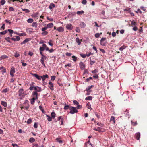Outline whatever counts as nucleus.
<instances>
[{
  "label": "nucleus",
  "mask_w": 147,
  "mask_h": 147,
  "mask_svg": "<svg viewBox=\"0 0 147 147\" xmlns=\"http://www.w3.org/2000/svg\"><path fill=\"white\" fill-rule=\"evenodd\" d=\"M38 93L36 92H33L32 96L33 98L30 100L31 104H34L35 102V100L38 99Z\"/></svg>",
  "instance_id": "obj_1"
},
{
  "label": "nucleus",
  "mask_w": 147,
  "mask_h": 147,
  "mask_svg": "<svg viewBox=\"0 0 147 147\" xmlns=\"http://www.w3.org/2000/svg\"><path fill=\"white\" fill-rule=\"evenodd\" d=\"M70 110L69 113L72 114L77 113L78 111L76 108L74 107H71L70 108Z\"/></svg>",
  "instance_id": "obj_2"
},
{
  "label": "nucleus",
  "mask_w": 147,
  "mask_h": 147,
  "mask_svg": "<svg viewBox=\"0 0 147 147\" xmlns=\"http://www.w3.org/2000/svg\"><path fill=\"white\" fill-rule=\"evenodd\" d=\"M28 101L27 100H26L24 102V103L23 104L24 105V108L25 109L27 110L29 108L30 106L28 103Z\"/></svg>",
  "instance_id": "obj_3"
},
{
  "label": "nucleus",
  "mask_w": 147,
  "mask_h": 147,
  "mask_svg": "<svg viewBox=\"0 0 147 147\" xmlns=\"http://www.w3.org/2000/svg\"><path fill=\"white\" fill-rule=\"evenodd\" d=\"M15 72V68L14 67H12L11 69L10 74L12 76V77H13L14 76V74Z\"/></svg>",
  "instance_id": "obj_4"
},
{
  "label": "nucleus",
  "mask_w": 147,
  "mask_h": 147,
  "mask_svg": "<svg viewBox=\"0 0 147 147\" xmlns=\"http://www.w3.org/2000/svg\"><path fill=\"white\" fill-rule=\"evenodd\" d=\"M80 68L82 70L85 69V65L82 62H80L79 64Z\"/></svg>",
  "instance_id": "obj_5"
},
{
  "label": "nucleus",
  "mask_w": 147,
  "mask_h": 147,
  "mask_svg": "<svg viewBox=\"0 0 147 147\" xmlns=\"http://www.w3.org/2000/svg\"><path fill=\"white\" fill-rule=\"evenodd\" d=\"M106 40V38H102L100 41V44L102 46H105L106 44V42H104Z\"/></svg>",
  "instance_id": "obj_6"
},
{
  "label": "nucleus",
  "mask_w": 147,
  "mask_h": 147,
  "mask_svg": "<svg viewBox=\"0 0 147 147\" xmlns=\"http://www.w3.org/2000/svg\"><path fill=\"white\" fill-rule=\"evenodd\" d=\"M19 96H20L24 97V90L22 88L20 89L18 92Z\"/></svg>",
  "instance_id": "obj_7"
},
{
  "label": "nucleus",
  "mask_w": 147,
  "mask_h": 147,
  "mask_svg": "<svg viewBox=\"0 0 147 147\" xmlns=\"http://www.w3.org/2000/svg\"><path fill=\"white\" fill-rule=\"evenodd\" d=\"M66 28L68 30H72L73 29L72 25L71 24H68L66 25Z\"/></svg>",
  "instance_id": "obj_8"
},
{
  "label": "nucleus",
  "mask_w": 147,
  "mask_h": 147,
  "mask_svg": "<svg viewBox=\"0 0 147 147\" xmlns=\"http://www.w3.org/2000/svg\"><path fill=\"white\" fill-rule=\"evenodd\" d=\"M49 88H50V89L52 90H54L53 87L54 86L53 83L51 82H50L49 83Z\"/></svg>",
  "instance_id": "obj_9"
},
{
  "label": "nucleus",
  "mask_w": 147,
  "mask_h": 147,
  "mask_svg": "<svg viewBox=\"0 0 147 147\" xmlns=\"http://www.w3.org/2000/svg\"><path fill=\"white\" fill-rule=\"evenodd\" d=\"M32 74L37 79L39 80H41V76H39L38 75L35 74Z\"/></svg>",
  "instance_id": "obj_10"
},
{
  "label": "nucleus",
  "mask_w": 147,
  "mask_h": 147,
  "mask_svg": "<svg viewBox=\"0 0 147 147\" xmlns=\"http://www.w3.org/2000/svg\"><path fill=\"white\" fill-rule=\"evenodd\" d=\"M41 79H42L43 81H44L45 80L46 78H48V75L46 74L45 75H43L42 76H41Z\"/></svg>",
  "instance_id": "obj_11"
},
{
  "label": "nucleus",
  "mask_w": 147,
  "mask_h": 147,
  "mask_svg": "<svg viewBox=\"0 0 147 147\" xmlns=\"http://www.w3.org/2000/svg\"><path fill=\"white\" fill-rule=\"evenodd\" d=\"M36 87V90H35L36 91H34V92H40L42 91V90L41 87L38 86Z\"/></svg>",
  "instance_id": "obj_12"
},
{
  "label": "nucleus",
  "mask_w": 147,
  "mask_h": 147,
  "mask_svg": "<svg viewBox=\"0 0 147 147\" xmlns=\"http://www.w3.org/2000/svg\"><path fill=\"white\" fill-rule=\"evenodd\" d=\"M57 31L59 32H63L64 31V28L62 27H59L57 29Z\"/></svg>",
  "instance_id": "obj_13"
},
{
  "label": "nucleus",
  "mask_w": 147,
  "mask_h": 147,
  "mask_svg": "<svg viewBox=\"0 0 147 147\" xmlns=\"http://www.w3.org/2000/svg\"><path fill=\"white\" fill-rule=\"evenodd\" d=\"M53 26V23H51L48 24L46 26L47 28H50L52 27Z\"/></svg>",
  "instance_id": "obj_14"
},
{
  "label": "nucleus",
  "mask_w": 147,
  "mask_h": 147,
  "mask_svg": "<svg viewBox=\"0 0 147 147\" xmlns=\"http://www.w3.org/2000/svg\"><path fill=\"white\" fill-rule=\"evenodd\" d=\"M0 70H2L1 72L3 74L4 73L6 72V69L5 68H4V67L3 66H2L0 68Z\"/></svg>",
  "instance_id": "obj_15"
},
{
  "label": "nucleus",
  "mask_w": 147,
  "mask_h": 147,
  "mask_svg": "<svg viewBox=\"0 0 147 147\" xmlns=\"http://www.w3.org/2000/svg\"><path fill=\"white\" fill-rule=\"evenodd\" d=\"M80 27L82 28H84L86 26L85 24L82 22H80Z\"/></svg>",
  "instance_id": "obj_16"
},
{
  "label": "nucleus",
  "mask_w": 147,
  "mask_h": 147,
  "mask_svg": "<svg viewBox=\"0 0 147 147\" xmlns=\"http://www.w3.org/2000/svg\"><path fill=\"white\" fill-rule=\"evenodd\" d=\"M1 104L4 107H6L7 106V104L6 102H5L4 101H2L1 102Z\"/></svg>",
  "instance_id": "obj_17"
},
{
  "label": "nucleus",
  "mask_w": 147,
  "mask_h": 147,
  "mask_svg": "<svg viewBox=\"0 0 147 147\" xmlns=\"http://www.w3.org/2000/svg\"><path fill=\"white\" fill-rule=\"evenodd\" d=\"M55 7V5L53 3H51L49 6V8L50 9H52L53 8H54Z\"/></svg>",
  "instance_id": "obj_18"
},
{
  "label": "nucleus",
  "mask_w": 147,
  "mask_h": 147,
  "mask_svg": "<svg viewBox=\"0 0 147 147\" xmlns=\"http://www.w3.org/2000/svg\"><path fill=\"white\" fill-rule=\"evenodd\" d=\"M110 121H113V123L114 124L115 122V117L113 116H111V117Z\"/></svg>",
  "instance_id": "obj_19"
},
{
  "label": "nucleus",
  "mask_w": 147,
  "mask_h": 147,
  "mask_svg": "<svg viewBox=\"0 0 147 147\" xmlns=\"http://www.w3.org/2000/svg\"><path fill=\"white\" fill-rule=\"evenodd\" d=\"M46 59H44L42 58H41L40 59V62L45 67H46L44 63V61L45 60H46Z\"/></svg>",
  "instance_id": "obj_20"
},
{
  "label": "nucleus",
  "mask_w": 147,
  "mask_h": 147,
  "mask_svg": "<svg viewBox=\"0 0 147 147\" xmlns=\"http://www.w3.org/2000/svg\"><path fill=\"white\" fill-rule=\"evenodd\" d=\"M136 135L137 140H139L140 137V133L139 132H138L136 134Z\"/></svg>",
  "instance_id": "obj_21"
},
{
  "label": "nucleus",
  "mask_w": 147,
  "mask_h": 147,
  "mask_svg": "<svg viewBox=\"0 0 147 147\" xmlns=\"http://www.w3.org/2000/svg\"><path fill=\"white\" fill-rule=\"evenodd\" d=\"M29 41V39L28 38H26L23 40V41L21 43V45L25 44L28 42Z\"/></svg>",
  "instance_id": "obj_22"
},
{
  "label": "nucleus",
  "mask_w": 147,
  "mask_h": 147,
  "mask_svg": "<svg viewBox=\"0 0 147 147\" xmlns=\"http://www.w3.org/2000/svg\"><path fill=\"white\" fill-rule=\"evenodd\" d=\"M38 24L36 22H33L32 23V26L33 27H34L35 28H36Z\"/></svg>",
  "instance_id": "obj_23"
},
{
  "label": "nucleus",
  "mask_w": 147,
  "mask_h": 147,
  "mask_svg": "<svg viewBox=\"0 0 147 147\" xmlns=\"http://www.w3.org/2000/svg\"><path fill=\"white\" fill-rule=\"evenodd\" d=\"M94 86L93 85H91L90 86H88V87H87L86 88V90L87 92L89 91H90V90L92 87H93Z\"/></svg>",
  "instance_id": "obj_24"
},
{
  "label": "nucleus",
  "mask_w": 147,
  "mask_h": 147,
  "mask_svg": "<svg viewBox=\"0 0 147 147\" xmlns=\"http://www.w3.org/2000/svg\"><path fill=\"white\" fill-rule=\"evenodd\" d=\"M51 117L54 119L56 116V114L53 111L51 113Z\"/></svg>",
  "instance_id": "obj_25"
},
{
  "label": "nucleus",
  "mask_w": 147,
  "mask_h": 147,
  "mask_svg": "<svg viewBox=\"0 0 147 147\" xmlns=\"http://www.w3.org/2000/svg\"><path fill=\"white\" fill-rule=\"evenodd\" d=\"M29 141L31 143H33L35 141V140L33 138L31 137L29 139Z\"/></svg>",
  "instance_id": "obj_26"
},
{
  "label": "nucleus",
  "mask_w": 147,
  "mask_h": 147,
  "mask_svg": "<svg viewBox=\"0 0 147 147\" xmlns=\"http://www.w3.org/2000/svg\"><path fill=\"white\" fill-rule=\"evenodd\" d=\"M76 41L78 45H80L81 44V42L78 38H76Z\"/></svg>",
  "instance_id": "obj_27"
},
{
  "label": "nucleus",
  "mask_w": 147,
  "mask_h": 147,
  "mask_svg": "<svg viewBox=\"0 0 147 147\" xmlns=\"http://www.w3.org/2000/svg\"><path fill=\"white\" fill-rule=\"evenodd\" d=\"M86 106L88 109H90L91 110L92 109V108L91 107V105L90 103L88 102Z\"/></svg>",
  "instance_id": "obj_28"
},
{
  "label": "nucleus",
  "mask_w": 147,
  "mask_h": 147,
  "mask_svg": "<svg viewBox=\"0 0 147 147\" xmlns=\"http://www.w3.org/2000/svg\"><path fill=\"white\" fill-rule=\"evenodd\" d=\"M46 116L47 117V119L49 121H51L52 120V118L49 116L47 114Z\"/></svg>",
  "instance_id": "obj_29"
},
{
  "label": "nucleus",
  "mask_w": 147,
  "mask_h": 147,
  "mask_svg": "<svg viewBox=\"0 0 147 147\" xmlns=\"http://www.w3.org/2000/svg\"><path fill=\"white\" fill-rule=\"evenodd\" d=\"M92 97L91 96H90L86 97L85 98V100H92Z\"/></svg>",
  "instance_id": "obj_30"
},
{
  "label": "nucleus",
  "mask_w": 147,
  "mask_h": 147,
  "mask_svg": "<svg viewBox=\"0 0 147 147\" xmlns=\"http://www.w3.org/2000/svg\"><path fill=\"white\" fill-rule=\"evenodd\" d=\"M33 29L32 28H29L27 29V31L29 33H30L33 32Z\"/></svg>",
  "instance_id": "obj_31"
},
{
  "label": "nucleus",
  "mask_w": 147,
  "mask_h": 147,
  "mask_svg": "<svg viewBox=\"0 0 147 147\" xmlns=\"http://www.w3.org/2000/svg\"><path fill=\"white\" fill-rule=\"evenodd\" d=\"M6 1L5 0H1L0 2L1 5H3L5 3Z\"/></svg>",
  "instance_id": "obj_32"
},
{
  "label": "nucleus",
  "mask_w": 147,
  "mask_h": 147,
  "mask_svg": "<svg viewBox=\"0 0 147 147\" xmlns=\"http://www.w3.org/2000/svg\"><path fill=\"white\" fill-rule=\"evenodd\" d=\"M71 107V106L68 105H65L64 107V109L65 110H67L69 109H70Z\"/></svg>",
  "instance_id": "obj_33"
},
{
  "label": "nucleus",
  "mask_w": 147,
  "mask_h": 147,
  "mask_svg": "<svg viewBox=\"0 0 147 147\" xmlns=\"http://www.w3.org/2000/svg\"><path fill=\"white\" fill-rule=\"evenodd\" d=\"M84 12L83 11H78L77 12V14L78 15H80L83 14Z\"/></svg>",
  "instance_id": "obj_34"
},
{
  "label": "nucleus",
  "mask_w": 147,
  "mask_h": 147,
  "mask_svg": "<svg viewBox=\"0 0 147 147\" xmlns=\"http://www.w3.org/2000/svg\"><path fill=\"white\" fill-rule=\"evenodd\" d=\"M22 10L23 11H24L26 13H29L30 12V10L28 9H22Z\"/></svg>",
  "instance_id": "obj_35"
},
{
  "label": "nucleus",
  "mask_w": 147,
  "mask_h": 147,
  "mask_svg": "<svg viewBox=\"0 0 147 147\" xmlns=\"http://www.w3.org/2000/svg\"><path fill=\"white\" fill-rule=\"evenodd\" d=\"M95 62V61H92L91 59V58H90V64L91 65H92Z\"/></svg>",
  "instance_id": "obj_36"
},
{
  "label": "nucleus",
  "mask_w": 147,
  "mask_h": 147,
  "mask_svg": "<svg viewBox=\"0 0 147 147\" xmlns=\"http://www.w3.org/2000/svg\"><path fill=\"white\" fill-rule=\"evenodd\" d=\"M10 38L9 37L5 38V40L7 41L8 42L10 43H11V41L10 40H9Z\"/></svg>",
  "instance_id": "obj_37"
},
{
  "label": "nucleus",
  "mask_w": 147,
  "mask_h": 147,
  "mask_svg": "<svg viewBox=\"0 0 147 147\" xmlns=\"http://www.w3.org/2000/svg\"><path fill=\"white\" fill-rule=\"evenodd\" d=\"M33 21V20L32 18H29L27 20L28 23H31Z\"/></svg>",
  "instance_id": "obj_38"
},
{
  "label": "nucleus",
  "mask_w": 147,
  "mask_h": 147,
  "mask_svg": "<svg viewBox=\"0 0 147 147\" xmlns=\"http://www.w3.org/2000/svg\"><path fill=\"white\" fill-rule=\"evenodd\" d=\"M38 144L36 143H35L32 144V147H38Z\"/></svg>",
  "instance_id": "obj_39"
},
{
  "label": "nucleus",
  "mask_w": 147,
  "mask_h": 147,
  "mask_svg": "<svg viewBox=\"0 0 147 147\" xmlns=\"http://www.w3.org/2000/svg\"><path fill=\"white\" fill-rule=\"evenodd\" d=\"M7 32V30L4 31L2 32H0V34L1 35H4Z\"/></svg>",
  "instance_id": "obj_40"
},
{
  "label": "nucleus",
  "mask_w": 147,
  "mask_h": 147,
  "mask_svg": "<svg viewBox=\"0 0 147 147\" xmlns=\"http://www.w3.org/2000/svg\"><path fill=\"white\" fill-rule=\"evenodd\" d=\"M131 123L132 125L133 126H136L137 124V121H136L135 122H133L132 121H131Z\"/></svg>",
  "instance_id": "obj_41"
},
{
  "label": "nucleus",
  "mask_w": 147,
  "mask_h": 147,
  "mask_svg": "<svg viewBox=\"0 0 147 147\" xmlns=\"http://www.w3.org/2000/svg\"><path fill=\"white\" fill-rule=\"evenodd\" d=\"M34 89V90H36V86H30L29 88V89L30 90H32Z\"/></svg>",
  "instance_id": "obj_42"
},
{
  "label": "nucleus",
  "mask_w": 147,
  "mask_h": 147,
  "mask_svg": "<svg viewBox=\"0 0 147 147\" xmlns=\"http://www.w3.org/2000/svg\"><path fill=\"white\" fill-rule=\"evenodd\" d=\"M72 57L73 58L72 60L76 62L77 59V57L73 55L72 56Z\"/></svg>",
  "instance_id": "obj_43"
},
{
  "label": "nucleus",
  "mask_w": 147,
  "mask_h": 147,
  "mask_svg": "<svg viewBox=\"0 0 147 147\" xmlns=\"http://www.w3.org/2000/svg\"><path fill=\"white\" fill-rule=\"evenodd\" d=\"M126 47L123 45V46H121L119 48V50L121 51H123V49H124Z\"/></svg>",
  "instance_id": "obj_44"
},
{
  "label": "nucleus",
  "mask_w": 147,
  "mask_h": 147,
  "mask_svg": "<svg viewBox=\"0 0 147 147\" xmlns=\"http://www.w3.org/2000/svg\"><path fill=\"white\" fill-rule=\"evenodd\" d=\"M90 79L92 80V77H89L88 78L86 79L85 80V82H89L90 81Z\"/></svg>",
  "instance_id": "obj_45"
},
{
  "label": "nucleus",
  "mask_w": 147,
  "mask_h": 147,
  "mask_svg": "<svg viewBox=\"0 0 147 147\" xmlns=\"http://www.w3.org/2000/svg\"><path fill=\"white\" fill-rule=\"evenodd\" d=\"M57 141L59 143H61L63 142V141L61 140H59V138H57L56 139Z\"/></svg>",
  "instance_id": "obj_46"
},
{
  "label": "nucleus",
  "mask_w": 147,
  "mask_h": 147,
  "mask_svg": "<svg viewBox=\"0 0 147 147\" xmlns=\"http://www.w3.org/2000/svg\"><path fill=\"white\" fill-rule=\"evenodd\" d=\"M43 32L42 33V34L43 36H45L48 34V32L46 31Z\"/></svg>",
  "instance_id": "obj_47"
},
{
  "label": "nucleus",
  "mask_w": 147,
  "mask_h": 147,
  "mask_svg": "<svg viewBox=\"0 0 147 147\" xmlns=\"http://www.w3.org/2000/svg\"><path fill=\"white\" fill-rule=\"evenodd\" d=\"M8 58V56L5 55H3L1 56V58H2V60L3 59Z\"/></svg>",
  "instance_id": "obj_48"
},
{
  "label": "nucleus",
  "mask_w": 147,
  "mask_h": 147,
  "mask_svg": "<svg viewBox=\"0 0 147 147\" xmlns=\"http://www.w3.org/2000/svg\"><path fill=\"white\" fill-rule=\"evenodd\" d=\"M15 37L16 41H18L20 40V38L19 36H16Z\"/></svg>",
  "instance_id": "obj_49"
},
{
  "label": "nucleus",
  "mask_w": 147,
  "mask_h": 147,
  "mask_svg": "<svg viewBox=\"0 0 147 147\" xmlns=\"http://www.w3.org/2000/svg\"><path fill=\"white\" fill-rule=\"evenodd\" d=\"M39 13L38 12H36L34 13L33 15L34 17H38V14Z\"/></svg>",
  "instance_id": "obj_50"
},
{
  "label": "nucleus",
  "mask_w": 147,
  "mask_h": 147,
  "mask_svg": "<svg viewBox=\"0 0 147 147\" xmlns=\"http://www.w3.org/2000/svg\"><path fill=\"white\" fill-rule=\"evenodd\" d=\"M18 35L21 36H26V34L25 33H20L18 34Z\"/></svg>",
  "instance_id": "obj_51"
},
{
  "label": "nucleus",
  "mask_w": 147,
  "mask_h": 147,
  "mask_svg": "<svg viewBox=\"0 0 147 147\" xmlns=\"http://www.w3.org/2000/svg\"><path fill=\"white\" fill-rule=\"evenodd\" d=\"M81 56L83 58H85L87 56L86 54H80Z\"/></svg>",
  "instance_id": "obj_52"
},
{
  "label": "nucleus",
  "mask_w": 147,
  "mask_h": 147,
  "mask_svg": "<svg viewBox=\"0 0 147 147\" xmlns=\"http://www.w3.org/2000/svg\"><path fill=\"white\" fill-rule=\"evenodd\" d=\"M39 108L40 109L41 111L43 112L44 113V109H43L41 105H40L39 107Z\"/></svg>",
  "instance_id": "obj_53"
},
{
  "label": "nucleus",
  "mask_w": 147,
  "mask_h": 147,
  "mask_svg": "<svg viewBox=\"0 0 147 147\" xmlns=\"http://www.w3.org/2000/svg\"><path fill=\"white\" fill-rule=\"evenodd\" d=\"M45 49V48L43 47H40L39 48V50L40 51L42 52Z\"/></svg>",
  "instance_id": "obj_54"
},
{
  "label": "nucleus",
  "mask_w": 147,
  "mask_h": 147,
  "mask_svg": "<svg viewBox=\"0 0 147 147\" xmlns=\"http://www.w3.org/2000/svg\"><path fill=\"white\" fill-rule=\"evenodd\" d=\"M8 31L9 33V34H12L14 32L11 29H9L8 30Z\"/></svg>",
  "instance_id": "obj_55"
},
{
  "label": "nucleus",
  "mask_w": 147,
  "mask_h": 147,
  "mask_svg": "<svg viewBox=\"0 0 147 147\" xmlns=\"http://www.w3.org/2000/svg\"><path fill=\"white\" fill-rule=\"evenodd\" d=\"M100 128L99 127H97V128H95L93 129V130H95L96 131H100Z\"/></svg>",
  "instance_id": "obj_56"
},
{
  "label": "nucleus",
  "mask_w": 147,
  "mask_h": 147,
  "mask_svg": "<svg viewBox=\"0 0 147 147\" xmlns=\"http://www.w3.org/2000/svg\"><path fill=\"white\" fill-rule=\"evenodd\" d=\"M98 72V70L96 69H95L94 70L92 71H91V72L93 74H94L96 73H97Z\"/></svg>",
  "instance_id": "obj_57"
},
{
  "label": "nucleus",
  "mask_w": 147,
  "mask_h": 147,
  "mask_svg": "<svg viewBox=\"0 0 147 147\" xmlns=\"http://www.w3.org/2000/svg\"><path fill=\"white\" fill-rule=\"evenodd\" d=\"M76 32H77L79 33L80 32V30L79 28L78 27H77L75 30Z\"/></svg>",
  "instance_id": "obj_58"
},
{
  "label": "nucleus",
  "mask_w": 147,
  "mask_h": 147,
  "mask_svg": "<svg viewBox=\"0 0 147 147\" xmlns=\"http://www.w3.org/2000/svg\"><path fill=\"white\" fill-rule=\"evenodd\" d=\"M97 125L100 126V127H103V126H104V124H102V123H99V122H98V123H97Z\"/></svg>",
  "instance_id": "obj_59"
},
{
  "label": "nucleus",
  "mask_w": 147,
  "mask_h": 147,
  "mask_svg": "<svg viewBox=\"0 0 147 147\" xmlns=\"http://www.w3.org/2000/svg\"><path fill=\"white\" fill-rule=\"evenodd\" d=\"M20 55L17 52H16L15 53L14 56L15 57H17L19 56Z\"/></svg>",
  "instance_id": "obj_60"
},
{
  "label": "nucleus",
  "mask_w": 147,
  "mask_h": 147,
  "mask_svg": "<svg viewBox=\"0 0 147 147\" xmlns=\"http://www.w3.org/2000/svg\"><path fill=\"white\" fill-rule=\"evenodd\" d=\"M34 127L35 128H37L38 127V123L35 122L34 125Z\"/></svg>",
  "instance_id": "obj_61"
},
{
  "label": "nucleus",
  "mask_w": 147,
  "mask_h": 147,
  "mask_svg": "<svg viewBox=\"0 0 147 147\" xmlns=\"http://www.w3.org/2000/svg\"><path fill=\"white\" fill-rule=\"evenodd\" d=\"M74 104L75 105H78L79 104V103L76 100H74L73 101Z\"/></svg>",
  "instance_id": "obj_62"
},
{
  "label": "nucleus",
  "mask_w": 147,
  "mask_h": 147,
  "mask_svg": "<svg viewBox=\"0 0 147 147\" xmlns=\"http://www.w3.org/2000/svg\"><path fill=\"white\" fill-rule=\"evenodd\" d=\"M32 122V120L31 118H29L27 121V123L28 124H30Z\"/></svg>",
  "instance_id": "obj_63"
},
{
  "label": "nucleus",
  "mask_w": 147,
  "mask_h": 147,
  "mask_svg": "<svg viewBox=\"0 0 147 147\" xmlns=\"http://www.w3.org/2000/svg\"><path fill=\"white\" fill-rule=\"evenodd\" d=\"M86 3H87L86 0H82V1L81 2V3L84 5L86 4Z\"/></svg>",
  "instance_id": "obj_64"
}]
</instances>
